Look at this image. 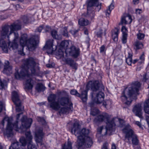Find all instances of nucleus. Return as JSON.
Listing matches in <instances>:
<instances>
[{"instance_id":"22","label":"nucleus","mask_w":149,"mask_h":149,"mask_svg":"<svg viewBox=\"0 0 149 149\" xmlns=\"http://www.w3.org/2000/svg\"><path fill=\"white\" fill-rule=\"evenodd\" d=\"M73 110L72 104V103H70L68 107H67L61 108L59 112L60 113H68L70 111H72Z\"/></svg>"},{"instance_id":"33","label":"nucleus","mask_w":149,"mask_h":149,"mask_svg":"<svg viewBox=\"0 0 149 149\" xmlns=\"http://www.w3.org/2000/svg\"><path fill=\"white\" fill-rule=\"evenodd\" d=\"M128 55L126 59V62L128 65H131L132 63V55L130 53H128Z\"/></svg>"},{"instance_id":"19","label":"nucleus","mask_w":149,"mask_h":149,"mask_svg":"<svg viewBox=\"0 0 149 149\" xmlns=\"http://www.w3.org/2000/svg\"><path fill=\"white\" fill-rule=\"evenodd\" d=\"M104 95L101 91H99L97 93L95 99V102L98 104L101 103L104 100Z\"/></svg>"},{"instance_id":"60","label":"nucleus","mask_w":149,"mask_h":149,"mask_svg":"<svg viewBox=\"0 0 149 149\" xmlns=\"http://www.w3.org/2000/svg\"><path fill=\"white\" fill-rule=\"evenodd\" d=\"M140 59L144 61V54H143L140 57Z\"/></svg>"},{"instance_id":"42","label":"nucleus","mask_w":149,"mask_h":149,"mask_svg":"<svg viewBox=\"0 0 149 149\" xmlns=\"http://www.w3.org/2000/svg\"><path fill=\"white\" fill-rule=\"evenodd\" d=\"M22 19L24 23L27 24L29 22V18L27 16L24 15L22 17Z\"/></svg>"},{"instance_id":"58","label":"nucleus","mask_w":149,"mask_h":149,"mask_svg":"<svg viewBox=\"0 0 149 149\" xmlns=\"http://www.w3.org/2000/svg\"><path fill=\"white\" fill-rule=\"evenodd\" d=\"M9 63L8 61H6L5 62V65L4 66V67L5 66H7V67H11L9 65Z\"/></svg>"},{"instance_id":"51","label":"nucleus","mask_w":149,"mask_h":149,"mask_svg":"<svg viewBox=\"0 0 149 149\" xmlns=\"http://www.w3.org/2000/svg\"><path fill=\"white\" fill-rule=\"evenodd\" d=\"M121 31L123 32V34L124 33L127 34V30L125 26H123L122 27L121 29Z\"/></svg>"},{"instance_id":"16","label":"nucleus","mask_w":149,"mask_h":149,"mask_svg":"<svg viewBox=\"0 0 149 149\" xmlns=\"http://www.w3.org/2000/svg\"><path fill=\"white\" fill-rule=\"evenodd\" d=\"M14 38L13 40V42L12 43L9 42L8 47L10 49H15L17 48L18 45L17 43V41L19 39V36L18 33L17 32H14Z\"/></svg>"},{"instance_id":"18","label":"nucleus","mask_w":149,"mask_h":149,"mask_svg":"<svg viewBox=\"0 0 149 149\" xmlns=\"http://www.w3.org/2000/svg\"><path fill=\"white\" fill-rule=\"evenodd\" d=\"M133 112L136 116L141 118H143L142 116V109L141 104L139 103L136 104L132 109Z\"/></svg>"},{"instance_id":"63","label":"nucleus","mask_w":149,"mask_h":149,"mask_svg":"<svg viewBox=\"0 0 149 149\" xmlns=\"http://www.w3.org/2000/svg\"><path fill=\"white\" fill-rule=\"evenodd\" d=\"M84 32L85 34L87 35L88 34V31L87 29H85L84 30Z\"/></svg>"},{"instance_id":"55","label":"nucleus","mask_w":149,"mask_h":149,"mask_svg":"<svg viewBox=\"0 0 149 149\" xmlns=\"http://www.w3.org/2000/svg\"><path fill=\"white\" fill-rule=\"evenodd\" d=\"M103 128L102 127H100L97 129V131L100 134H101L102 130H103Z\"/></svg>"},{"instance_id":"11","label":"nucleus","mask_w":149,"mask_h":149,"mask_svg":"<svg viewBox=\"0 0 149 149\" xmlns=\"http://www.w3.org/2000/svg\"><path fill=\"white\" fill-rule=\"evenodd\" d=\"M87 93L88 90H87L81 91V94L79 93L76 90L74 89L71 90L70 91V93L71 95H75L80 97L83 103L85 104H86L88 99Z\"/></svg>"},{"instance_id":"39","label":"nucleus","mask_w":149,"mask_h":149,"mask_svg":"<svg viewBox=\"0 0 149 149\" xmlns=\"http://www.w3.org/2000/svg\"><path fill=\"white\" fill-rule=\"evenodd\" d=\"M99 113V110L96 108L91 109V114L93 116H95L97 115Z\"/></svg>"},{"instance_id":"46","label":"nucleus","mask_w":149,"mask_h":149,"mask_svg":"<svg viewBox=\"0 0 149 149\" xmlns=\"http://www.w3.org/2000/svg\"><path fill=\"white\" fill-rule=\"evenodd\" d=\"M79 30H71L70 31V32L74 36H75L76 35L77 33L78 32Z\"/></svg>"},{"instance_id":"2","label":"nucleus","mask_w":149,"mask_h":149,"mask_svg":"<svg viewBox=\"0 0 149 149\" xmlns=\"http://www.w3.org/2000/svg\"><path fill=\"white\" fill-rule=\"evenodd\" d=\"M22 113L18 114L16 116V120L15 123L12 124V122L13 118L8 117H5L1 121V124L3 126L4 125L5 122H7V125L6 132L4 134L7 137H11L13 136V133L12 132L13 129L16 131H17L19 129L23 130L24 128L25 130L29 128L31 126L32 122L31 118H27L26 116H23L21 120L22 122V126H19L18 125V121L20 115Z\"/></svg>"},{"instance_id":"34","label":"nucleus","mask_w":149,"mask_h":149,"mask_svg":"<svg viewBox=\"0 0 149 149\" xmlns=\"http://www.w3.org/2000/svg\"><path fill=\"white\" fill-rule=\"evenodd\" d=\"M114 8V5L111 3L109 7L105 11V13L107 17H109L111 10Z\"/></svg>"},{"instance_id":"13","label":"nucleus","mask_w":149,"mask_h":149,"mask_svg":"<svg viewBox=\"0 0 149 149\" xmlns=\"http://www.w3.org/2000/svg\"><path fill=\"white\" fill-rule=\"evenodd\" d=\"M10 33L7 36L8 39L10 38V36L12 33L14 34V32H14L15 31H17L21 29V22L19 21L14 22L10 26Z\"/></svg>"},{"instance_id":"10","label":"nucleus","mask_w":149,"mask_h":149,"mask_svg":"<svg viewBox=\"0 0 149 149\" xmlns=\"http://www.w3.org/2000/svg\"><path fill=\"white\" fill-rule=\"evenodd\" d=\"M12 99L16 106V110L17 111L20 112L23 110L24 107L22 106L21 102L19 99V94L15 91L12 92Z\"/></svg>"},{"instance_id":"45","label":"nucleus","mask_w":149,"mask_h":149,"mask_svg":"<svg viewBox=\"0 0 149 149\" xmlns=\"http://www.w3.org/2000/svg\"><path fill=\"white\" fill-rule=\"evenodd\" d=\"M137 38L139 40L143 39L145 36L144 34L142 33H139L137 35Z\"/></svg>"},{"instance_id":"36","label":"nucleus","mask_w":149,"mask_h":149,"mask_svg":"<svg viewBox=\"0 0 149 149\" xmlns=\"http://www.w3.org/2000/svg\"><path fill=\"white\" fill-rule=\"evenodd\" d=\"M128 18V19L130 20V23L132 22V19L131 16L130 15H128L126 16H123L122 17L121 22L122 24H126L127 23V22L125 19L126 18Z\"/></svg>"},{"instance_id":"7","label":"nucleus","mask_w":149,"mask_h":149,"mask_svg":"<svg viewBox=\"0 0 149 149\" xmlns=\"http://www.w3.org/2000/svg\"><path fill=\"white\" fill-rule=\"evenodd\" d=\"M26 136V138L24 137H22L19 139L20 143H21V145L23 146H25L27 144V141H29V143H28L27 146L28 149H37L36 146L33 144L31 142L33 137L31 134L30 131L26 132L25 134Z\"/></svg>"},{"instance_id":"28","label":"nucleus","mask_w":149,"mask_h":149,"mask_svg":"<svg viewBox=\"0 0 149 149\" xmlns=\"http://www.w3.org/2000/svg\"><path fill=\"white\" fill-rule=\"evenodd\" d=\"M78 23L81 26H86L89 24V22L88 20L83 18H81L79 19Z\"/></svg>"},{"instance_id":"26","label":"nucleus","mask_w":149,"mask_h":149,"mask_svg":"<svg viewBox=\"0 0 149 149\" xmlns=\"http://www.w3.org/2000/svg\"><path fill=\"white\" fill-rule=\"evenodd\" d=\"M9 28H10V26H5L2 28L1 33V37L6 36L8 35L9 31Z\"/></svg>"},{"instance_id":"25","label":"nucleus","mask_w":149,"mask_h":149,"mask_svg":"<svg viewBox=\"0 0 149 149\" xmlns=\"http://www.w3.org/2000/svg\"><path fill=\"white\" fill-rule=\"evenodd\" d=\"M98 2V0H87L86 1L87 8H91V7H94Z\"/></svg>"},{"instance_id":"50","label":"nucleus","mask_w":149,"mask_h":149,"mask_svg":"<svg viewBox=\"0 0 149 149\" xmlns=\"http://www.w3.org/2000/svg\"><path fill=\"white\" fill-rule=\"evenodd\" d=\"M38 120L39 122H41L43 124L45 122V120L43 118L38 117Z\"/></svg>"},{"instance_id":"29","label":"nucleus","mask_w":149,"mask_h":149,"mask_svg":"<svg viewBox=\"0 0 149 149\" xmlns=\"http://www.w3.org/2000/svg\"><path fill=\"white\" fill-rule=\"evenodd\" d=\"M57 33V31L55 30H53L51 32V35L53 38L58 40H61L62 39L61 36L58 35Z\"/></svg>"},{"instance_id":"4","label":"nucleus","mask_w":149,"mask_h":149,"mask_svg":"<svg viewBox=\"0 0 149 149\" xmlns=\"http://www.w3.org/2000/svg\"><path fill=\"white\" fill-rule=\"evenodd\" d=\"M141 85L140 82L136 81L132 84L129 87L128 90L127 88L125 89L122 93L121 97L122 100L126 101L125 102V104L129 105L132 102V100L129 101L127 100L128 98L130 99L131 97H134V99H136L137 95L139 94V89Z\"/></svg>"},{"instance_id":"53","label":"nucleus","mask_w":149,"mask_h":149,"mask_svg":"<svg viewBox=\"0 0 149 149\" xmlns=\"http://www.w3.org/2000/svg\"><path fill=\"white\" fill-rule=\"evenodd\" d=\"M105 49V47L104 45H102L100 48V53H103L104 52Z\"/></svg>"},{"instance_id":"8","label":"nucleus","mask_w":149,"mask_h":149,"mask_svg":"<svg viewBox=\"0 0 149 149\" xmlns=\"http://www.w3.org/2000/svg\"><path fill=\"white\" fill-rule=\"evenodd\" d=\"M123 131L126 134V138L129 141L130 139H132L133 144L135 145H138L139 140L137 139L136 135L134 134V132L132 129L125 127L123 130Z\"/></svg>"},{"instance_id":"32","label":"nucleus","mask_w":149,"mask_h":149,"mask_svg":"<svg viewBox=\"0 0 149 149\" xmlns=\"http://www.w3.org/2000/svg\"><path fill=\"white\" fill-rule=\"evenodd\" d=\"M69 45V42L68 40H63L61 42L60 45V47L62 48L66 49Z\"/></svg>"},{"instance_id":"5","label":"nucleus","mask_w":149,"mask_h":149,"mask_svg":"<svg viewBox=\"0 0 149 149\" xmlns=\"http://www.w3.org/2000/svg\"><path fill=\"white\" fill-rule=\"evenodd\" d=\"M27 36L26 34H24L22 35L20 40V46L22 49L18 50L19 54L24 55L25 54L23 52L24 47L26 45L30 50L34 49L37 45V42L33 38H30L27 40Z\"/></svg>"},{"instance_id":"41","label":"nucleus","mask_w":149,"mask_h":149,"mask_svg":"<svg viewBox=\"0 0 149 149\" xmlns=\"http://www.w3.org/2000/svg\"><path fill=\"white\" fill-rule=\"evenodd\" d=\"M127 34L124 33L123 34V36L122 38V42L123 43L125 44L127 42Z\"/></svg>"},{"instance_id":"37","label":"nucleus","mask_w":149,"mask_h":149,"mask_svg":"<svg viewBox=\"0 0 149 149\" xmlns=\"http://www.w3.org/2000/svg\"><path fill=\"white\" fill-rule=\"evenodd\" d=\"M136 49H139L143 47V45L142 43L140 41H137L134 44Z\"/></svg>"},{"instance_id":"14","label":"nucleus","mask_w":149,"mask_h":149,"mask_svg":"<svg viewBox=\"0 0 149 149\" xmlns=\"http://www.w3.org/2000/svg\"><path fill=\"white\" fill-rule=\"evenodd\" d=\"M57 102L58 104V107L55 108V110H58L61 107V105L64 106L67 105L70 103L69 99L68 97H62L57 98Z\"/></svg>"},{"instance_id":"30","label":"nucleus","mask_w":149,"mask_h":149,"mask_svg":"<svg viewBox=\"0 0 149 149\" xmlns=\"http://www.w3.org/2000/svg\"><path fill=\"white\" fill-rule=\"evenodd\" d=\"M21 145L17 141H16L12 143L9 149H20Z\"/></svg>"},{"instance_id":"44","label":"nucleus","mask_w":149,"mask_h":149,"mask_svg":"<svg viewBox=\"0 0 149 149\" xmlns=\"http://www.w3.org/2000/svg\"><path fill=\"white\" fill-rule=\"evenodd\" d=\"M6 84V82L5 81H2L0 80V89L4 88Z\"/></svg>"},{"instance_id":"21","label":"nucleus","mask_w":149,"mask_h":149,"mask_svg":"<svg viewBox=\"0 0 149 149\" xmlns=\"http://www.w3.org/2000/svg\"><path fill=\"white\" fill-rule=\"evenodd\" d=\"M54 40H48L46 42V45L44 48H46V49L49 50L50 53H52L54 51L53 46Z\"/></svg>"},{"instance_id":"12","label":"nucleus","mask_w":149,"mask_h":149,"mask_svg":"<svg viewBox=\"0 0 149 149\" xmlns=\"http://www.w3.org/2000/svg\"><path fill=\"white\" fill-rule=\"evenodd\" d=\"M56 95L54 94L50 95L47 98L50 107L55 110V108H57L59 106L57 101H56Z\"/></svg>"},{"instance_id":"24","label":"nucleus","mask_w":149,"mask_h":149,"mask_svg":"<svg viewBox=\"0 0 149 149\" xmlns=\"http://www.w3.org/2000/svg\"><path fill=\"white\" fill-rule=\"evenodd\" d=\"M0 47L2 49L3 52L7 53L8 52V49L7 44L5 41L1 38H0Z\"/></svg>"},{"instance_id":"59","label":"nucleus","mask_w":149,"mask_h":149,"mask_svg":"<svg viewBox=\"0 0 149 149\" xmlns=\"http://www.w3.org/2000/svg\"><path fill=\"white\" fill-rule=\"evenodd\" d=\"M102 149H108L107 143L104 144L103 147Z\"/></svg>"},{"instance_id":"35","label":"nucleus","mask_w":149,"mask_h":149,"mask_svg":"<svg viewBox=\"0 0 149 149\" xmlns=\"http://www.w3.org/2000/svg\"><path fill=\"white\" fill-rule=\"evenodd\" d=\"M3 73L8 74L12 72L11 67L5 66L3 71Z\"/></svg>"},{"instance_id":"62","label":"nucleus","mask_w":149,"mask_h":149,"mask_svg":"<svg viewBox=\"0 0 149 149\" xmlns=\"http://www.w3.org/2000/svg\"><path fill=\"white\" fill-rule=\"evenodd\" d=\"M139 0H133L134 3L135 4H137L139 2Z\"/></svg>"},{"instance_id":"17","label":"nucleus","mask_w":149,"mask_h":149,"mask_svg":"<svg viewBox=\"0 0 149 149\" xmlns=\"http://www.w3.org/2000/svg\"><path fill=\"white\" fill-rule=\"evenodd\" d=\"M68 52L70 55L74 58H77L80 55V49L74 46L70 47Z\"/></svg>"},{"instance_id":"47","label":"nucleus","mask_w":149,"mask_h":149,"mask_svg":"<svg viewBox=\"0 0 149 149\" xmlns=\"http://www.w3.org/2000/svg\"><path fill=\"white\" fill-rule=\"evenodd\" d=\"M56 54L58 55H59L60 57H61L63 56V52L61 49H59L58 50L57 52L56 53Z\"/></svg>"},{"instance_id":"48","label":"nucleus","mask_w":149,"mask_h":149,"mask_svg":"<svg viewBox=\"0 0 149 149\" xmlns=\"http://www.w3.org/2000/svg\"><path fill=\"white\" fill-rule=\"evenodd\" d=\"M4 108V104L2 102L0 101V112H1L2 109Z\"/></svg>"},{"instance_id":"20","label":"nucleus","mask_w":149,"mask_h":149,"mask_svg":"<svg viewBox=\"0 0 149 149\" xmlns=\"http://www.w3.org/2000/svg\"><path fill=\"white\" fill-rule=\"evenodd\" d=\"M65 62L66 64L69 65L73 69L75 70L77 69L78 64L73 59L69 58L65 60Z\"/></svg>"},{"instance_id":"54","label":"nucleus","mask_w":149,"mask_h":149,"mask_svg":"<svg viewBox=\"0 0 149 149\" xmlns=\"http://www.w3.org/2000/svg\"><path fill=\"white\" fill-rule=\"evenodd\" d=\"M109 103L111 104V102L109 100H107L106 101L103 103V105L105 107H106V106L107 105L109 104Z\"/></svg>"},{"instance_id":"56","label":"nucleus","mask_w":149,"mask_h":149,"mask_svg":"<svg viewBox=\"0 0 149 149\" xmlns=\"http://www.w3.org/2000/svg\"><path fill=\"white\" fill-rule=\"evenodd\" d=\"M43 29V26H40L38 28V31L39 32H40Z\"/></svg>"},{"instance_id":"64","label":"nucleus","mask_w":149,"mask_h":149,"mask_svg":"<svg viewBox=\"0 0 149 149\" xmlns=\"http://www.w3.org/2000/svg\"><path fill=\"white\" fill-rule=\"evenodd\" d=\"M146 19V17L144 16H142L141 17V19L143 21L145 20Z\"/></svg>"},{"instance_id":"49","label":"nucleus","mask_w":149,"mask_h":149,"mask_svg":"<svg viewBox=\"0 0 149 149\" xmlns=\"http://www.w3.org/2000/svg\"><path fill=\"white\" fill-rule=\"evenodd\" d=\"M102 34V30H100L97 32V36L98 37H101Z\"/></svg>"},{"instance_id":"38","label":"nucleus","mask_w":149,"mask_h":149,"mask_svg":"<svg viewBox=\"0 0 149 149\" xmlns=\"http://www.w3.org/2000/svg\"><path fill=\"white\" fill-rule=\"evenodd\" d=\"M62 149H72L71 142L68 141L67 143H65L64 145L62 147Z\"/></svg>"},{"instance_id":"15","label":"nucleus","mask_w":149,"mask_h":149,"mask_svg":"<svg viewBox=\"0 0 149 149\" xmlns=\"http://www.w3.org/2000/svg\"><path fill=\"white\" fill-rule=\"evenodd\" d=\"M44 134L42 130H38L36 131L35 133V139L36 142L38 143H39L40 145H42V138Z\"/></svg>"},{"instance_id":"40","label":"nucleus","mask_w":149,"mask_h":149,"mask_svg":"<svg viewBox=\"0 0 149 149\" xmlns=\"http://www.w3.org/2000/svg\"><path fill=\"white\" fill-rule=\"evenodd\" d=\"M62 35L66 37H69L68 32L67 31V29L66 27H65L62 32Z\"/></svg>"},{"instance_id":"52","label":"nucleus","mask_w":149,"mask_h":149,"mask_svg":"<svg viewBox=\"0 0 149 149\" xmlns=\"http://www.w3.org/2000/svg\"><path fill=\"white\" fill-rule=\"evenodd\" d=\"M142 12V10L141 9H136V13L137 15H140Z\"/></svg>"},{"instance_id":"57","label":"nucleus","mask_w":149,"mask_h":149,"mask_svg":"<svg viewBox=\"0 0 149 149\" xmlns=\"http://www.w3.org/2000/svg\"><path fill=\"white\" fill-rule=\"evenodd\" d=\"M140 128H141L142 127L141 125V124L140 122L139 121H136L135 123Z\"/></svg>"},{"instance_id":"61","label":"nucleus","mask_w":149,"mask_h":149,"mask_svg":"<svg viewBox=\"0 0 149 149\" xmlns=\"http://www.w3.org/2000/svg\"><path fill=\"white\" fill-rule=\"evenodd\" d=\"M111 149H116V147L114 143H112L111 146Z\"/></svg>"},{"instance_id":"43","label":"nucleus","mask_w":149,"mask_h":149,"mask_svg":"<svg viewBox=\"0 0 149 149\" xmlns=\"http://www.w3.org/2000/svg\"><path fill=\"white\" fill-rule=\"evenodd\" d=\"M101 4L99 3V2L96 4L94 7H95V10L96 11H98L101 8Z\"/></svg>"},{"instance_id":"27","label":"nucleus","mask_w":149,"mask_h":149,"mask_svg":"<svg viewBox=\"0 0 149 149\" xmlns=\"http://www.w3.org/2000/svg\"><path fill=\"white\" fill-rule=\"evenodd\" d=\"M84 15L86 17L92 19L94 17L95 12L94 11H91V8H87V13L86 15L84 14Z\"/></svg>"},{"instance_id":"3","label":"nucleus","mask_w":149,"mask_h":149,"mask_svg":"<svg viewBox=\"0 0 149 149\" xmlns=\"http://www.w3.org/2000/svg\"><path fill=\"white\" fill-rule=\"evenodd\" d=\"M80 128L81 125L79 123L75 122L71 130V133L77 137L78 149L83 146L87 148L91 147L93 144V141L91 138L88 136L89 130L86 128L81 130Z\"/></svg>"},{"instance_id":"6","label":"nucleus","mask_w":149,"mask_h":149,"mask_svg":"<svg viewBox=\"0 0 149 149\" xmlns=\"http://www.w3.org/2000/svg\"><path fill=\"white\" fill-rule=\"evenodd\" d=\"M105 120H106V133L109 131L111 133L112 131L113 127L115 125L114 123V119L109 120L106 115L104 116L100 115H98L95 119L96 122H102Z\"/></svg>"},{"instance_id":"9","label":"nucleus","mask_w":149,"mask_h":149,"mask_svg":"<svg viewBox=\"0 0 149 149\" xmlns=\"http://www.w3.org/2000/svg\"><path fill=\"white\" fill-rule=\"evenodd\" d=\"M89 87H91V90L93 91H96L98 90L102 91L104 90V86L100 84L98 81L89 82L86 85L85 90H87L88 91Z\"/></svg>"},{"instance_id":"1","label":"nucleus","mask_w":149,"mask_h":149,"mask_svg":"<svg viewBox=\"0 0 149 149\" xmlns=\"http://www.w3.org/2000/svg\"><path fill=\"white\" fill-rule=\"evenodd\" d=\"M36 63L34 58L30 57L26 59L20 73L18 72L15 73L16 79H19L24 77L27 78L25 86V90H30L33 87V81L32 79L33 75L37 74L36 69Z\"/></svg>"},{"instance_id":"23","label":"nucleus","mask_w":149,"mask_h":149,"mask_svg":"<svg viewBox=\"0 0 149 149\" xmlns=\"http://www.w3.org/2000/svg\"><path fill=\"white\" fill-rule=\"evenodd\" d=\"M119 30L117 28H115L113 31L112 34V38L113 40L116 42L118 40V36Z\"/></svg>"},{"instance_id":"31","label":"nucleus","mask_w":149,"mask_h":149,"mask_svg":"<svg viewBox=\"0 0 149 149\" xmlns=\"http://www.w3.org/2000/svg\"><path fill=\"white\" fill-rule=\"evenodd\" d=\"M45 88L43 84L41 83H38L36 85V89L38 92H40L42 91H44Z\"/></svg>"}]
</instances>
